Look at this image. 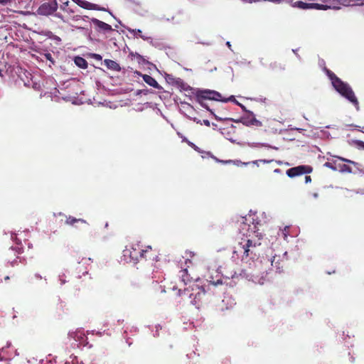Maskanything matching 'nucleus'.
<instances>
[{"label":"nucleus","instance_id":"nucleus-35","mask_svg":"<svg viewBox=\"0 0 364 364\" xmlns=\"http://www.w3.org/2000/svg\"><path fill=\"white\" fill-rule=\"evenodd\" d=\"M9 1V0H0L1 4H6Z\"/></svg>","mask_w":364,"mask_h":364},{"label":"nucleus","instance_id":"nucleus-30","mask_svg":"<svg viewBox=\"0 0 364 364\" xmlns=\"http://www.w3.org/2000/svg\"><path fill=\"white\" fill-rule=\"evenodd\" d=\"M193 122L198 123V124H202V122L200 119H198L196 117L191 118Z\"/></svg>","mask_w":364,"mask_h":364},{"label":"nucleus","instance_id":"nucleus-28","mask_svg":"<svg viewBox=\"0 0 364 364\" xmlns=\"http://www.w3.org/2000/svg\"><path fill=\"white\" fill-rule=\"evenodd\" d=\"M181 272H182V274H181L182 281H183L185 284H186V279L184 278L185 274H186V269H185V270H182V271H181Z\"/></svg>","mask_w":364,"mask_h":364},{"label":"nucleus","instance_id":"nucleus-24","mask_svg":"<svg viewBox=\"0 0 364 364\" xmlns=\"http://www.w3.org/2000/svg\"><path fill=\"white\" fill-rule=\"evenodd\" d=\"M337 158H338V159L341 160L343 161L348 162V163L353 164V165L355 164V163L354 161H351V160H349V159H345V158H342V157H337Z\"/></svg>","mask_w":364,"mask_h":364},{"label":"nucleus","instance_id":"nucleus-22","mask_svg":"<svg viewBox=\"0 0 364 364\" xmlns=\"http://www.w3.org/2000/svg\"><path fill=\"white\" fill-rule=\"evenodd\" d=\"M128 31L135 37H140V36L142 35V31L139 29L129 28Z\"/></svg>","mask_w":364,"mask_h":364},{"label":"nucleus","instance_id":"nucleus-19","mask_svg":"<svg viewBox=\"0 0 364 364\" xmlns=\"http://www.w3.org/2000/svg\"><path fill=\"white\" fill-rule=\"evenodd\" d=\"M74 63L80 68L85 69L87 67V63L85 58L77 56L74 58Z\"/></svg>","mask_w":364,"mask_h":364},{"label":"nucleus","instance_id":"nucleus-31","mask_svg":"<svg viewBox=\"0 0 364 364\" xmlns=\"http://www.w3.org/2000/svg\"><path fill=\"white\" fill-rule=\"evenodd\" d=\"M305 181L306 183H310L311 181V178L310 176H306Z\"/></svg>","mask_w":364,"mask_h":364},{"label":"nucleus","instance_id":"nucleus-18","mask_svg":"<svg viewBox=\"0 0 364 364\" xmlns=\"http://www.w3.org/2000/svg\"><path fill=\"white\" fill-rule=\"evenodd\" d=\"M247 145L250 147V148H260V147H268V148H271L272 149H274V150H277L278 149L275 146H269L268 144H264V143H259V142H248L247 144Z\"/></svg>","mask_w":364,"mask_h":364},{"label":"nucleus","instance_id":"nucleus-6","mask_svg":"<svg viewBox=\"0 0 364 364\" xmlns=\"http://www.w3.org/2000/svg\"><path fill=\"white\" fill-rule=\"evenodd\" d=\"M239 122H242L243 124L247 127L255 126L257 127H260L262 126V123L261 121L257 120L253 112L250 111L247 112L244 116H242L239 120Z\"/></svg>","mask_w":364,"mask_h":364},{"label":"nucleus","instance_id":"nucleus-12","mask_svg":"<svg viewBox=\"0 0 364 364\" xmlns=\"http://www.w3.org/2000/svg\"><path fill=\"white\" fill-rule=\"evenodd\" d=\"M74 1L78 4L80 7L83 8V9H88V10H97V11H105V9L104 8H101L100 6H98L96 4H92V3H90L87 1H85V0H74Z\"/></svg>","mask_w":364,"mask_h":364},{"label":"nucleus","instance_id":"nucleus-34","mask_svg":"<svg viewBox=\"0 0 364 364\" xmlns=\"http://www.w3.org/2000/svg\"><path fill=\"white\" fill-rule=\"evenodd\" d=\"M45 56H46V58L48 60H50V58H51V55L50 54H45Z\"/></svg>","mask_w":364,"mask_h":364},{"label":"nucleus","instance_id":"nucleus-17","mask_svg":"<svg viewBox=\"0 0 364 364\" xmlns=\"http://www.w3.org/2000/svg\"><path fill=\"white\" fill-rule=\"evenodd\" d=\"M314 5H315V3H306L302 1H298L294 4V6L301 9H314Z\"/></svg>","mask_w":364,"mask_h":364},{"label":"nucleus","instance_id":"nucleus-26","mask_svg":"<svg viewBox=\"0 0 364 364\" xmlns=\"http://www.w3.org/2000/svg\"><path fill=\"white\" fill-rule=\"evenodd\" d=\"M140 38H141L142 39H144L145 41H148L150 39V36H148L147 34H141Z\"/></svg>","mask_w":364,"mask_h":364},{"label":"nucleus","instance_id":"nucleus-10","mask_svg":"<svg viewBox=\"0 0 364 364\" xmlns=\"http://www.w3.org/2000/svg\"><path fill=\"white\" fill-rule=\"evenodd\" d=\"M324 166L333 171H341V173H350L351 168L343 164L337 163L336 161L333 162H326Z\"/></svg>","mask_w":364,"mask_h":364},{"label":"nucleus","instance_id":"nucleus-33","mask_svg":"<svg viewBox=\"0 0 364 364\" xmlns=\"http://www.w3.org/2000/svg\"><path fill=\"white\" fill-rule=\"evenodd\" d=\"M178 134L181 137H182V138H183V141H186V142H187V143H188V141H188L186 137H183V136H182V134H181L180 132H178Z\"/></svg>","mask_w":364,"mask_h":364},{"label":"nucleus","instance_id":"nucleus-41","mask_svg":"<svg viewBox=\"0 0 364 364\" xmlns=\"http://www.w3.org/2000/svg\"><path fill=\"white\" fill-rule=\"evenodd\" d=\"M246 226H247V225H246V224H245L244 228H242V230H245Z\"/></svg>","mask_w":364,"mask_h":364},{"label":"nucleus","instance_id":"nucleus-42","mask_svg":"<svg viewBox=\"0 0 364 364\" xmlns=\"http://www.w3.org/2000/svg\"><path fill=\"white\" fill-rule=\"evenodd\" d=\"M228 46L230 47V44L229 42L227 43Z\"/></svg>","mask_w":364,"mask_h":364},{"label":"nucleus","instance_id":"nucleus-23","mask_svg":"<svg viewBox=\"0 0 364 364\" xmlns=\"http://www.w3.org/2000/svg\"><path fill=\"white\" fill-rule=\"evenodd\" d=\"M259 162H263L264 164H268V163L271 162V161H269V160H255V161H253L252 162V164L258 166V163Z\"/></svg>","mask_w":364,"mask_h":364},{"label":"nucleus","instance_id":"nucleus-25","mask_svg":"<svg viewBox=\"0 0 364 364\" xmlns=\"http://www.w3.org/2000/svg\"><path fill=\"white\" fill-rule=\"evenodd\" d=\"M242 1H247V2H255V1H262V0H242ZM264 1H272V2H279L283 0H264Z\"/></svg>","mask_w":364,"mask_h":364},{"label":"nucleus","instance_id":"nucleus-14","mask_svg":"<svg viewBox=\"0 0 364 364\" xmlns=\"http://www.w3.org/2000/svg\"><path fill=\"white\" fill-rule=\"evenodd\" d=\"M142 77H143V80H144V82L149 86H151L155 89L161 88V86L159 85V84L157 83V80L156 79H154V77H152L151 76H150L147 74H144V75H142Z\"/></svg>","mask_w":364,"mask_h":364},{"label":"nucleus","instance_id":"nucleus-39","mask_svg":"<svg viewBox=\"0 0 364 364\" xmlns=\"http://www.w3.org/2000/svg\"><path fill=\"white\" fill-rule=\"evenodd\" d=\"M3 70L0 69V76L3 77L4 75L2 74Z\"/></svg>","mask_w":364,"mask_h":364},{"label":"nucleus","instance_id":"nucleus-4","mask_svg":"<svg viewBox=\"0 0 364 364\" xmlns=\"http://www.w3.org/2000/svg\"><path fill=\"white\" fill-rule=\"evenodd\" d=\"M146 250L141 249L140 245H132L130 248H126L123 250V257L127 262L135 263L143 257Z\"/></svg>","mask_w":364,"mask_h":364},{"label":"nucleus","instance_id":"nucleus-11","mask_svg":"<svg viewBox=\"0 0 364 364\" xmlns=\"http://www.w3.org/2000/svg\"><path fill=\"white\" fill-rule=\"evenodd\" d=\"M243 274L245 277L248 278L249 280H251L255 283L260 284L264 283L263 277L258 275L257 272H254L251 268L244 271Z\"/></svg>","mask_w":364,"mask_h":364},{"label":"nucleus","instance_id":"nucleus-40","mask_svg":"<svg viewBox=\"0 0 364 364\" xmlns=\"http://www.w3.org/2000/svg\"><path fill=\"white\" fill-rule=\"evenodd\" d=\"M201 105H202L203 107H206V106H205L203 103H201Z\"/></svg>","mask_w":364,"mask_h":364},{"label":"nucleus","instance_id":"nucleus-9","mask_svg":"<svg viewBox=\"0 0 364 364\" xmlns=\"http://www.w3.org/2000/svg\"><path fill=\"white\" fill-rule=\"evenodd\" d=\"M312 171V168L307 166H299L291 168L287 171V174L289 177H294L303 173H308Z\"/></svg>","mask_w":364,"mask_h":364},{"label":"nucleus","instance_id":"nucleus-7","mask_svg":"<svg viewBox=\"0 0 364 364\" xmlns=\"http://www.w3.org/2000/svg\"><path fill=\"white\" fill-rule=\"evenodd\" d=\"M191 291L192 292L189 294V297L192 299L191 303L196 306L202 299V296L205 294V290L203 287L193 284L192 286Z\"/></svg>","mask_w":364,"mask_h":364},{"label":"nucleus","instance_id":"nucleus-13","mask_svg":"<svg viewBox=\"0 0 364 364\" xmlns=\"http://www.w3.org/2000/svg\"><path fill=\"white\" fill-rule=\"evenodd\" d=\"M91 21L95 26V27L97 28V29L100 31L107 32L112 31L111 26L97 18H92Z\"/></svg>","mask_w":364,"mask_h":364},{"label":"nucleus","instance_id":"nucleus-2","mask_svg":"<svg viewBox=\"0 0 364 364\" xmlns=\"http://www.w3.org/2000/svg\"><path fill=\"white\" fill-rule=\"evenodd\" d=\"M245 235L246 237L243 240V242L239 245L237 252L243 253L244 255L248 257L250 252H252L251 249L259 245L262 233L256 230V227L253 225L248 229L247 232L245 233Z\"/></svg>","mask_w":364,"mask_h":364},{"label":"nucleus","instance_id":"nucleus-3","mask_svg":"<svg viewBox=\"0 0 364 364\" xmlns=\"http://www.w3.org/2000/svg\"><path fill=\"white\" fill-rule=\"evenodd\" d=\"M320 1L321 4L315 3L314 9L326 11L328 9L338 10L341 6L350 4L364 5V0H316Z\"/></svg>","mask_w":364,"mask_h":364},{"label":"nucleus","instance_id":"nucleus-29","mask_svg":"<svg viewBox=\"0 0 364 364\" xmlns=\"http://www.w3.org/2000/svg\"><path fill=\"white\" fill-rule=\"evenodd\" d=\"M93 57L97 60H102V55L100 54H93Z\"/></svg>","mask_w":364,"mask_h":364},{"label":"nucleus","instance_id":"nucleus-32","mask_svg":"<svg viewBox=\"0 0 364 364\" xmlns=\"http://www.w3.org/2000/svg\"><path fill=\"white\" fill-rule=\"evenodd\" d=\"M203 122L207 127H209L210 125V122L208 119H204Z\"/></svg>","mask_w":364,"mask_h":364},{"label":"nucleus","instance_id":"nucleus-36","mask_svg":"<svg viewBox=\"0 0 364 364\" xmlns=\"http://www.w3.org/2000/svg\"><path fill=\"white\" fill-rule=\"evenodd\" d=\"M176 82H177L178 84H179V83H182V80H181L180 78L176 79Z\"/></svg>","mask_w":364,"mask_h":364},{"label":"nucleus","instance_id":"nucleus-1","mask_svg":"<svg viewBox=\"0 0 364 364\" xmlns=\"http://www.w3.org/2000/svg\"><path fill=\"white\" fill-rule=\"evenodd\" d=\"M327 75L331 79L335 90L354 105L356 109L358 110V100L349 85L342 81L329 70H327Z\"/></svg>","mask_w":364,"mask_h":364},{"label":"nucleus","instance_id":"nucleus-8","mask_svg":"<svg viewBox=\"0 0 364 364\" xmlns=\"http://www.w3.org/2000/svg\"><path fill=\"white\" fill-rule=\"evenodd\" d=\"M58 9V4L56 1L50 3H45L42 4L38 9V14L41 15H50Z\"/></svg>","mask_w":364,"mask_h":364},{"label":"nucleus","instance_id":"nucleus-5","mask_svg":"<svg viewBox=\"0 0 364 364\" xmlns=\"http://www.w3.org/2000/svg\"><path fill=\"white\" fill-rule=\"evenodd\" d=\"M198 97L202 99H208L212 100H218L227 102L228 100H232L234 99L233 96H230L228 99H223L220 93L213 90H202L198 92Z\"/></svg>","mask_w":364,"mask_h":364},{"label":"nucleus","instance_id":"nucleus-38","mask_svg":"<svg viewBox=\"0 0 364 364\" xmlns=\"http://www.w3.org/2000/svg\"><path fill=\"white\" fill-rule=\"evenodd\" d=\"M359 145L362 146H363V148H364V142H363V141H360V142H359Z\"/></svg>","mask_w":364,"mask_h":364},{"label":"nucleus","instance_id":"nucleus-15","mask_svg":"<svg viewBox=\"0 0 364 364\" xmlns=\"http://www.w3.org/2000/svg\"><path fill=\"white\" fill-rule=\"evenodd\" d=\"M104 63L106 65V67L113 71L119 72L121 70V68L119 65L114 60H109V59H105L104 60Z\"/></svg>","mask_w":364,"mask_h":364},{"label":"nucleus","instance_id":"nucleus-20","mask_svg":"<svg viewBox=\"0 0 364 364\" xmlns=\"http://www.w3.org/2000/svg\"><path fill=\"white\" fill-rule=\"evenodd\" d=\"M219 162H221V163H223V164H233L234 165L237 166H247L250 163L247 162H242L240 160H235V161H232V160H228V161H220V160H216Z\"/></svg>","mask_w":364,"mask_h":364},{"label":"nucleus","instance_id":"nucleus-27","mask_svg":"<svg viewBox=\"0 0 364 364\" xmlns=\"http://www.w3.org/2000/svg\"><path fill=\"white\" fill-rule=\"evenodd\" d=\"M188 144L191 146L195 151H198V148L192 142L188 141Z\"/></svg>","mask_w":364,"mask_h":364},{"label":"nucleus","instance_id":"nucleus-21","mask_svg":"<svg viewBox=\"0 0 364 364\" xmlns=\"http://www.w3.org/2000/svg\"><path fill=\"white\" fill-rule=\"evenodd\" d=\"M78 221H81L82 223H85V221L82 219H77V218H74L73 217H68L66 220V223L68 224V225H73L74 223H76V222H78Z\"/></svg>","mask_w":364,"mask_h":364},{"label":"nucleus","instance_id":"nucleus-16","mask_svg":"<svg viewBox=\"0 0 364 364\" xmlns=\"http://www.w3.org/2000/svg\"><path fill=\"white\" fill-rule=\"evenodd\" d=\"M69 335L70 337L74 338L75 341H79L81 343H84L85 341V333L81 330H77L76 331L70 333Z\"/></svg>","mask_w":364,"mask_h":364},{"label":"nucleus","instance_id":"nucleus-37","mask_svg":"<svg viewBox=\"0 0 364 364\" xmlns=\"http://www.w3.org/2000/svg\"><path fill=\"white\" fill-rule=\"evenodd\" d=\"M313 196H314V198H317V197H318V193H313Z\"/></svg>","mask_w":364,"mask_h":364}]
</instances>
